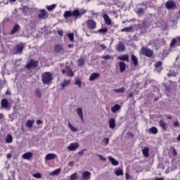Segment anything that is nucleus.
Segmentation results:
<instances>
[{
    "instance_id": "nucleus-44",
    "label": "nucleus",
    "mask_w": 180,
    "mask_h": 180,
    "mask_svg": "<svg viewBox=\"0 0 180 180\" xmlns=\"http://www.w3.org/2000/svg\"><path fill=\"white\" fill-rule=\"evenodd\" d=\"M68 37H69L70 41H74V33L68 34Z\"/></svg>"
},
{
    "instance_id": "nucleus-38",
    "label": "nucleus",
    "mask_w": 180,
    "mask_h": 180,
    "mask_svg": "<svg viewBox=\"0 0 180 180\" xmlns=\"http://www.w3.org/2000/svg\"><path fill=\"white\" fill-rule=\"evenodd\" d=\"M75 85H77L78 88H82V80L81 79H76Z\"/></svg>"
},
{
    "instance_id": "nucleus-18",
    "label": "nucleus",
    "mask_w": 180,
    "mask_h": 180,
    "mask_svg": "<svg viewBox=\"0 0 180 180\" xmlns=\"http://www.w3.org/2000/svg\"><path fill=\"white\" fill-rule=\"evenodd\" d=\"M109 127L110 129H115V127H116V121L115 120V119L111 118L109 120Z\"/></svg>"
},
{
    "instance_id": "nucleus-16",
    "label": "nucleus",
    "mask_w": 180,
    "mask_h": 180,
    "mask_svg": "<svg viewBox=\"0 0 180 180\" xmlns=\"http://www.w3.org/2000/svg\"><path fill=\"white\" fill-rule=\"evenodd\" d=\"M103 18L105 24L108 25V26H110V25H112V20H110V18H109V15H108V14H104Z\"/></svg>"
},
{
    "instance_id": "nucleus-34",
    "label": "nucleus",
    "mask_w": 180,
    "mask_h": 180,
    "mask_svg": "<svg viewBox=\"0 0 180 180\" xmlns=\"http://www.w3.org/2000/svg\"><path fill=\"white\" fill-rule=\"evenodd\" d=\"M57 8V4H52L51 6H46V8L47 9V11H49V12L51 11H54V8Z\"/></svg>"
},
{
    "instance_id": "nucleus-22",
    "label": "nucleus",
    "mask_w": 180,
    "mask_h": 180,
    "mask_svg": "<svg viewBox=\"0 0 180 180\" xmlns=\"http://www.w3.org/2000/svg\"><path fill=\"white\" fill-rule=\"evenodd\" d=\"M118 60H121V61H129V55H121L117 57Z\"/></svg>"
},
{
    "instance_id": "nucleus-43",
    "label": "nucleus",
    "mask_w": 180,
    "mask_h": 180,
    "mask_svg": "<svg viewBox=\"0 0 180 180\" xmlns=\"http://www.w3.org/2000/svg\"><path fill=\"white\" fill-rule=\"evenodd\" d=\"M132 27H125L124 29L121 30V32H131L132 30Z\"/></svg>"
},
{
    "instance_id": "nucleus-57",
    "label": "nucleus",
    "mask_w": 180,
    "mask_h": 180,
    "mask_svg": "<svg viewBox=\"0 0 180 180\" xmlns=\"http://www.w3.org/2000/svg\"><path fill=\"white\" fill-rule=\"evenodd\" d=\"M74 164H75V162H74V161H71V162H69L68 165H69L70 167H73V166H74Z\"/></svg>"
},
{
    "instance_id": "nucleus-52",
    "label": "nucleus",
    "mask_w": 180,
    "mask_h": 180,
    "mask_svg": "<svg viewBox=\"0 0 180 180\" xmlns=\"http://www.w3.org/2000/svg\"><path fill=\"white\" fill-rule=\"evenodd\" d=\"M103 143H105V144L106 146H108V144H109V139L108 138H105L103 140Z\"/></svg>"
},
{
    "instance_id": "nucleus-27",
    "label": "nucleus",
    "mask_w": 180,
    "mask_h": 180,
    "mask_svg": "<svg viewBox=\"0 0 180 180\" xmlns=\"http://www.w3.org/2000/svg\"><path fill=\"white\" fill-rule=\"evenodd\" d=\"M108 160H110V161L112 165H115V166L119 165V162L117 160H116V159L109 156Z\"/></svg>"
},
{
    "instance_id": "nucleus-3",
    "label": "nucleus",
    "mask_w": 180,
    "mask_h": 180,
    "mask_svg": "<svg viewBox=\"0 0 180 180\" xmlns=\"http://www.w3.org/2000/svg\"><path fill=\"white\" fill-rule=\"evenodd\" d=\"M62 74H66L68 77H74V72L70 67H66L61 70Z\"/></svg>"
},
{
    "instance_id": "nucleus-63",
    "label": "nucleus",
    "mask_w": 180,
    "mask_h": 180,
    "mask_svg": "<svg viewBox=\"0 0 180 180\" xmlns=\"http://www.w3.org/2000/svg\"><path fill=\"white\" fill-rule=\"evenodd\" d=\"M155 180H164V179H162V178H158V177H156L155 179Z\"/></svg>"
},
{
    "instance_id": "nucleus-49",
    "label": "nucleus",
    "mask_w": 180,
    "mask_h": 180,
    "mask_svg": "<svg viewBox=\"0 0 180 180\" xmlns=\"http://www.w3.org/2000/svg\"><path fill=\"white\" fill-rule=\"evenodd\" d=\"M99 33H108V28H103L98 30Z\"/></svg>"
},
{
    "instance_id": "nucleus-4",
    "label": "nucleus",
    "mask_w": 180,
    "mask_h": 180,
    "mask_svg": "<svg viewBox=\"0 0 180 180\" xmlns=\"http://www.w3.org/2000/svg\"><path fill=\"white\" fill-rule=\"evenodd\" d=\"M79 147V143L77 142L70 143L68 147L67 150L69 151H75Z\"/></svg>"
},
{
    "instance_id": "nucleus-1",
    "label": "nucleus",
    "mask_w": 180,
    "mask_h": 180,
    "mask_svg": "<svg viewBox=\"0 0 180 180\" xmlns=\"http://www.w3.org/2000/svg\"><path fill=\"white\" fill-rule=\"evenodd\" d=\"M86 13V10L82 9H75L73 11H65L63 14L64 18L67 19V18H71V16H74L75 19H78V18H81L82 15H85Z\"/></svg>"
},
{
    "instance_id": "nucleus-25",
    "label": "nucleus",
    "mask_w": 180,
    "mask_h": 180,
    "mask_svg": "<svg viewBox=\"0 0 180 180\" xmlns=\"http://www.w3.org/2000/svg\"><path fill=\"white\" fill-rule=\"evenodd\" d=\"M120 109H121L120 105H119L118 104H116L113 107H112L111 112H112V113H117L118 110H120Z\"/></svg>"
},
{
    "instance_id": "nucleus-24",
    "label": "nucleus",
    "mask_w": 180,
    "mask_h": 180,
    "mask_svg": "<svg viewBox=\"0 0 180 180\" xmlns=\"http://www.w3.org/2000/svg\"><path fill=\"white\" fill-rule=\"evenodd\" d=\"M99 73H93L89 76V81H95L97 78H99Z\"/></svg>"
},
{
    "instance_id": "nucleus-12",
    "label": "nucleus",
    "mask_w": 180,
    "mask_h": 180,
    "mask_svg": "<svg viewBox=\"0 0 180 180\" xmlns=\"http://www.w3.org/2000/svg\"><path fill=\"white\" fill-rule=\"evenodd\" d=\"M54 51L56 53H63L64 47H63V45L56 44L54 47Z\"/></svg>"
},
{
    "instance_id": "nucleus-15",
    "label": "nucleus",
    "mask_w": 180,
    "mask_h": 180,
    "mask_svg": "<svg viewBox=\"0 0 180 180\" xmlns=\"http://www.w3.org/2000/svg\"><path fill=\"white\" fill-rule=\"evenodd\" d=\"M115 49L117 51H123L126 49V46H124V44H123L119 43L116 45Z\"/></svg>"
},
{
    "instance_id": "nucleus-30",
    "label": "nucleus",
    "mask_w": 180,
    "mask_h": 180,
    "mask_svg": "<svg viewBox=\"0 0 180 180\" xmlns=\"http://www.w3.org/2000/svg\"><path fill=\"white\" fill-rule=\"evenodd\" d=\"M131 59L134 65H139V59H137V57L136 56L131 55Z\"/></svg>"
},
{
    "instance_id": "nucleus-31",
    "label": "nucleus",
    "mask_w": 180,
    "mask_h": 180,
    "mask_svg": "<svg viewBox=\"0 0 180 180\" xmlns=\"http://www.w3.org/2000/svg\"><path fill=\"white\" fill-rule=\"evenodd\" d=\"M19 30H20V26H19V25H15L11 31V34H15V33Z\"/></svg>"
},
{
    "instance_id": "nucleus-39",
    "label": "nucleus",
    "mask_w": 180,
    "mask_h": 180,
    "mask_svg": "<svg viewBox=\"0 0 180 180\" xmlns=\"http://www.w3.org/2000/svg\"><path fill=\"white\" fill-rule=\"evenodd\" d=\"M33 124H34V120H28L27 121V127H29L30 129L33 127Z\"/></svg>"
},
{
    "instance_id": "nucleus-42",
    "label": "nucleus",
    "mask_w": 180,
    "mask_h": 180,
    "mask_svg": "<svg viewBox=\"0 0 180 180\" xmlns=\"http://www.w3.org/2000/svg\"><path fill=\"white\" fill-rule=\"evenodd\" d=\"M70 180L78 179V173L77 172H75L74 174L70 175Z\"/></svg>"
},
{
    "instance_id": "nucleus-8",
    "label": "nucleus",
    "mask_w": 180,
    "mask_h": 180,
    "mask_svg": "<svg viewBox=\"0 0 180 180\" xmlns=\"http://www.w3.org/2000/svg\"><path fill=\"white\" fill-rule=\"evenodd\" d=\"M38 18H39L41 20L46 19V18H49V15L45 9H41L39 11Z\"/></svg>"
},
{
    "instance_id": "nucleus-64",
    "label": "nucleus",
    "mask_w": 180,
    "mask_h": 180,
    "mask_svg": "<svg viewBox=\"0 0 180 180\" xmlns=\"http://www.w3.org/2000/svg\"><path fill=\"white\" fill-rule=\"evenodd\" d=\"M4 114L0 113V119H4Z\"/></svg>"
},
{
    "instance_id": "nucleus-41",
    "label": "nucleus",
    "mask_w": 180,
    "mask_h": 180,
    "mask_svg": "<svg viewBox=\"0 0 180 180\" xmlns=\"http://www.w3.org/2000/svg\"><path fill=\"white\" fill-rule=\"evenodd\" d=\"M84 64H85V60L84 58H79L77 60V65H79V67H81V65H84Z\"/></svg>"
},
{
    "instance_id": "nucleus-58",
    "label": "nucleus",
    "mask_w": 180,
    "mask_h": 180,
    "mask_svg": "<svg viewBox=\"0 0 180 180\" xmlns=\"http://www.w3.org/2000/svg\"><path fill=\"white\" fill-rule=\"evenodd\" d=\"M100 46L103 50H106L107 47L105 44H101Z\"/></svg>"
},
{
    "instance_id": "nucleus-55",
    "label": "nucleus",
    "mask_w": 180,
    "mask_h": 180,
    "mask_svg": "<svg viewBox=\"0 0 180 180\" xmlns=\"http://www.w3.org/2000/svg\"><path fill=\"white\" fill-rule=\"evenodd\" d=\"M85 151H86V149L81 150L80 151L78 152L79 155H82L84 153H85Z\"/></svg>"
},
{
    "instance_id": "nucleus-61",
    "label": "nucleus",
    "mask_w": 180,
    "mask_h": 180,
    "mask_svg": "<svg viewBox=\"0 0 180 180\" xmlns=\"http://www.w3.org/2000/svg\"><path fill=\"white\" fill-rule=\"evenodd\" d=\"M7 158H8V159L12 158V154L8 153L7 154Z\"/></svg>"
},
{
    "instance_id": "nucleus-6",
    "label": "nucleus",
    "mask_w": 180,
    "mask_h": 180,
    "mask_svg": "<svg viewBox=\"0 0 180 180\" xmlns=\"http://www.w3.org/2000/svg\"><path fill=\"white\" fill-rule=\"evenodd\" d=\"M86 25L87 27L91 30H95V29H96V22L93 20H88Z\"/></svg>"
},
{
    "instance_id": "nucleus-59",
    "label": "nucleus",
    "mask_w": 180,
    "mask_h": 180,
    "mask_svg": "<svg viewBox=\"0 0 180 180\" xmlns=\"http://www.w3.org/2000/svg\"><path fill=\"white\" fill-rule=\"evenodd\" d=\"M126 179L129 180L130 179V174L129 173L125 174Z\"/></svg>"
},
{
    "instance_id": "nucleus-13",
    "label": "nucleus",
    "mask_w": 180,
    "mask_h": 180,
    "mask_svg": "<svg viewBox=\"0 0 180 180\" xmlns=\"http://www.w3.org/2000/svg\"><path fill=\"white\" fill-rule=\"evenodd\" d=\"M55 158H57L56 153H49L45 157V161H50V160H54Z\"/></svg>"
},
{
    "instance_id": "nucleus-19",
    "label": "nucleus",
    "mask_w": 180,
    "mask_h": 180,
    "mask_svg": "<svg viewBox=\"0 0 180 180\" xmlns=\"http://www.w3.org/2000/svg\"><path fill=\"white\" fill-rule=\"evenodd\" d=\"M32 157H33V154L30 152H28L27 153L23 154L22 158L23 160H30Z\"/></svg>"
},
{
    "instance_id": "nucleus-37",
    "label": "nucleus",
    "mask_w": 180,
    "mask_h": 180,
    "mask_svg": "<svg viewBox=\"0 0 180 180\" xmlns=\"http://www.w3.org/2000/svg\"><path fill=\"white\" fill-rule=\"evenodd\" d=\"M115 174L117 176H120V175H123V169L118 168L115 170Z\"/></svg>"
},
{
    "instance_id": "nucleus-54",
    "label": "nucleus",
    "mask_w": 180,
    "mask_h": 180,
    "mask_svg": "<svg viewBox=\"0 0 180 180\" xmlns=\"http://www.w3.org/2000/svg\"><path fill=\"white\" fill-rule=\"evenodd\" d=\"M174 126L175 127H180L179 122V121L174 122Z\"/></svg>"
},
{
    "instance_id": "nucleus-7",
    "label": "nucleus",
    "mask_w": 180,
    "mask_h": 180,
    "mask_svg": "<svg viewBox=\"0 0 180 180\" xmlns=\"http://www.w3.org/2000/svg\"><path fill=\"white\" fill-rule=\"evenodd\" d=\"M1 106L3 107L4 109H7V110H11V108L9 105V103L8 102V100L6 98L1 100Z\"/></svg>"
},
{
    "instance_id": "nucleus-53",
    "label": "nucleus",
    "mask_w": 180,
    "mask_h": 180,
    "mask_svg": "<svg viewBox=\"0 0 180 180\" xmlns=\"http://www.w3.org/2000/svg\"><path fill=\"white\" fill-rule=\"evenodd\" d=\"M168 77H175L176 75V72H171L169 73H168Z\"/></svg>"
},
{
    "instance_id": "nucleus-36",
    "label": "nucleus",
    "mask_w": 180,
    "mask_h": 180,
    "mask_svg": "<svg viewBox=\"0 0 180 180\" xmlns=\"http://www.w3.org/2000/svg\"><path fill=\"white\" fill-rule=\"evenodd\" d=\"M13 141V137H12V135L8 134L7 137L6 139V143H11Z\"/></svg>"
},
{
    "instance_id": "nucleus-20",
    "label": "nucleus",
    "mask_w": 180,
    "mask_h": 180,
    "mask_svg": "<svg viewBox=\"0 0 180 180\" xmlns=\"http://www.w3.org/2000/svg\"><path fill=\"white\" fill-rule=\"evenodd\" d=\"M120 72L126 71V63L123 61L119 63Z\"/></svg>"
},
{
    "instance_id": "nucleus-26",
    "label": "nucleus",
    "mask_w": 180,
    "mask_h": 180,
    "mask_svg": "<svg viewBox=\"0 0 180 180\" xmlns=\"http://www.w3.org/2000/svg\"><path fill=\"white\" fill-rule=\"evenodd\" d=\"M148 133L152 134H157V133H158V129L155 127H152L148 129Z\"/></svg>"
},
{
    "instance_id": "nucleus-5",
    "label": "nucleus",
    "mask_w": 180,
    "mask_h": 180,
    "mask_svg": "<svg viewBox=\"0 0 180 180\" xmlns=\"http://www.w3.org/2000/svg\"><path fill=\"white\" fill-rule=\"evenodd\" d=\"M141 53L143 56H146V57H153V51L151 49L143 47L141 49Z\"/></svg>"
},
{
    "instance_id": "nucleus-62",
    "label": "nucleus",
    "mask_w": 180,
    "mask_h": 180,
    "mask_svg": "<svg viewBox=\"0 0 180 180\" xmlns=\"http://www.w3.org/2000/svg\"><path fill=\"white\" fill-rule=\"evenodd\" d=\"M41 123H43V122L40 120L37 121V124H41Z\"/></svg>"
},
{
    "instance_id": "nucleus-2",
    "label": "nucleus",
    "mask_w": 180,
    "mask_h": 180,
    "mask_svg": "<svg viewBox=\"0 0 180 180\" xmlns=\"http://www.w3.org/2000/svg\"><path fill=\"white\" fill-rule=\"evenodd\" d=\"M53 74L49 72H44L41 75L42 82L45 85H50V84H51V81H53Z\"/></svg>"
},
{
    "instance_id": "nucleus-32",
    "label": "nucleus",
    "mask_w": 180,
    "mask_h": 180,
    "mask_svg": "<svg viewBox=\"0 0 180 180\" xmlns=\"http://www.w3.org/2000/svg\"><path fill=\"white\" fill-rule=\"evenodd\" d=\"M126 91V89L122 87L120 89H115L114 92H117V94H124Z\"/></svg>"
},
{
    "instance_id": "nucleus-51",
    "label": "nucleus",
    "mask_w": 180,
    "mask_h": 180,
    "mask_svg": "<svg viewBox=\"0 0 180 180\" xmlns=\"http://www.w3.org/2000/svg\"><path fill=\"white\" fill-rule=\"evenodd\" d=\"M162 65V62L161 61H158L155 63V66L156 68L161 67Z\"/></svg>"
},
{
    "instance_id": "nucleus-48",
    "label": "nucleus",
    "mask_w": 180,
    "mask_h": 180,
    "mask_svg": "<svg viewBox=\"0 0 180 180\" xmlns=\"http://www.w3.org/2000/svg\"><path fill=\"white\" fill-rule=\"evenodd\" d=\"M101 161H106V158L103 157L102 155H96Z\"/></svg>"
},
{
    "instance_id": "nucleus-46",
    "label": "nucleus",
    "mask_w": 180,
    "mask_h": 180,
    "mask_svg": "<svg viewBox=\"0 0 180 180\" xmlns=\"http://www.w3.org/2000/svg\"><path fill=\"white\" fill-rule=\"evenodd\" d=\"M169 53V52L168 51V50H164L162 51L163 58H165L168 56Z\"/></svg>"
},
{
    "instance_id": "nucleus-23",
    "label": "nucleus",
    "mask_w": 180,
    "mask_h": 180,
    "mask_svg": "<svg viewBox=\"0 0 180 180\" xmlns=\"http://www.w3.org/2000/svg\"><path fill=\"white\" fill-rule=\"evenodd\" d=\"M159 126L162 127V130L167 131V129H168V126H167V123H165V122H164V120H161L159 122Z\"/></svg>"
},
{
    "instance_id": "nucleus-47",
    "label": "nucleus",
    "mask_w": 180,
    "mask_h": 180,
    "mask_svg": "<svg viewBox=\"0 0 180 180\" xmlns=\"http://www.w3.org/2000/svg\"><path fill=\"white\" fill-rule=\"evenodd\" d=\"M34 178H37V179H39L41 178V174L40 173H36L33 174Z\"/></svg>"
},
{
    "instance_id": "nucleus-60",
    "label": "nucleus",
    "mask_w": 180,
    "mask_h": 180,
    "mask_svg": "<svg viewBox=\"0 0 180 180\" xmlns=\"http://www.w3.org/2000/svg\"><path fill=\"white\" fill-rule=\"evenodd\" d=\"M172 150H173L174 155H176L177 153H176V150H175V148H173Z\"/></svg>"
},
{
    "instance_id": "nucleus-45",
    "label": "nucleus",
    "mask_w": 180,
    "mask_h": 180,
    "mask_svg": "<svg viewBox=\"0 0 180 180\" xmlns=\"http://www.w3.org/2000/svg\"><path fill=\"white\" fill-rule=\"evenodd\" d=\"M101 58H103L104 60H110V58L113 59V58L112 56H110V55L102 56Z\"/></svg>"
},
{
    "instance_id": "nucleus-9",
    "label": "nucleus",
    "mask_w": 180,
    "mask_h": 180,
    "mask_svg": "<svg viewBox=\"0 0 180 180\" xmlns=\"http://www.w3.org/2000/svg\"><path fill=\"white\" fill-rule=\"evenodd\" d=\"M25 49V44L20 43L18 44L15 47V50L17 53H20L23 51V49Z\"/></svg>"
},
{
    "instance_id": "nucleus-40",
    "label": "nucleus",
    "mask_w": 180,
    "mask_h": 180,
    "mask_svg": "<svg viewBox=\"0 0 180 180\" xmlns=\"http://www.w3.org/2000/svg\"><path fill=\"white\" fill-rule=\"evenodd\" d=\"M35 96L36 98H41V91L39 89H37L35 90Z\"/></svg>"
},
{
    "instance_id": "nucleus-33",
    "label": "nucleus",
    "mask_w": 180,
    "mask_h": 180,
    "mask_svg": "<svg viewBox=\"0 0 180 180\" xmlns=\"http://www.w3.org/2000/svg\"><path fill=\"white\" fill-rule=\"evenodd\" d=\"M135 12H136V13H137V15H141L144 13V8H136L135 10Z\"/></svg>"
},
{
    "instance_id": "nucleus-35",
    "label": "nucleus",
    "mask_w": 180,
    "mask_h": 180,
    "mask_svg": "<svg viewBox=\"0 0 180 180\" xmlns=\"http://www.w3.org/2000/svg\"><path fill=\"white\" fill-rule=\"evenodd\" d=\"M60 172H61V169H57L54 170L53 172H51L49 174V175H51V176H54L56 175H58V174H60Z\"/></svg>"
},
{
    "instance_id": "nucleus-56",
    "label": "nucleus",
    "mask_w": 180,
    "mask_h": 180,
    "mask_svg": "<svg viewBox=\"0 0 180 180\" xmlns=\"http://www.w3.org/2000/svg\"><path fill=\"white\" fill-rule=\"evenodd\" d=\"M58 34H59V36H63L64 32H63V30L58 31Z\"/></svg>"
},
{
    "instance_id": "nucleus-17",
    "label": "nucleus",
    "mask_w": 180,
    "mask_h": 180,
    "mask_svg": "<svg viewBox=\"0 0 180 180\" xmlns=\"http://www.w3.org/2000/svg\"><path fill=\"white\" fill-rule=\"evenodd\" d=\"M142 153H143L144 157H146V158L148 157L149 153H150V148L147 147V146L143 147L142 148Z\"/></svg>"
},
{
    "instance_id": "nucleus-29",
    "label": "nucleus",
    "mask_w": 180,
    "mask_h": 180,
    "mask_svg": "<svg viewBox=\"0 0 180 180\" xmlns=\"http://www.w3.org/2000/svg\"><path fill=\"white\" fill-rule=\"evenodd\" d=\"M68 127L70 129V130L72 131H74V132L78 131V128H77L74 125H72V124H71V122H69L68 123Z\"/></svg>"
},
{
    "instance_id": "nucleus-21",
    "label": "nucleus",
    "mask_w": 180,
    "mask_h": 180,
    "mask_svg": "<svg viewBox=\"0 0 180 180\" xmlns=\"http://www.w3.org/2000/svg\"><path fill=\"white\" fill-rule=\"evenodd\" d=\"M70 83H71L70 79H64L60 85H61L63 89H64V88H65V86H68V85H70Z\"/></svg>"
},
{
    "instance_id": "nucleus-14",
    "label": "nucleus",
    "mask_w": 180,
    "mask_h": 180,
    "mask_svg": "<svg viewBox=\"0 0 180 180\" xmlns=\"http://www.w3.org/2000/svg\"><path fill=\"white\" fill-rule=\"evenodd\" d=\"M39 63L36 60H31L29 63L27 64V68H32V67H37Z\"/></svg>"
},
{
    "instance_id": "nucleus-10",
    "label": "nucleus",
    "mask_w": 180,
    "mask_h": 180,
    "mask_svg": "<svg viewBox=\"0 0 180 180\" xmlns=\"http://www.w3.org/2000/svg\"><path fill=\"white\" fill-rule=\"evenodd\" d=\"M91 179V172L85 171L82 172V176L80 180H89Z\"/></svg>"
},
{
    "instance_id": "nucleus-11",
    "label": "nucleus",
    "mask_w": 180,
    "mask_h": 180,
    "mask_svg": "<svg viewBox=\"0 0 180 180\" xmlns=\"http://www.w3.org/2000/svg\"><path fill=\"white\" fill-rule=\"evenodd\" d=\"M166 8H167V9H174V8H176V4L175 2L172 1H169L166 3L165 4Z\"/></svg>"
},
{
    "instance_id": "nucleus-28",
    "label": "nucleus",
    "mask_w": 180,
    "mask_h": 180,
    "mask_svg": "<svg viewBox=\"0 0 180 180\" xmlns=\"http://www.w3.org/2000/svg\"><path fill=\"white\" fill-rule=\"evenodd\" d=\"M77 115H79L80 119H82V120H84V113L82 112V108H77Z\"/></svg>"
},
{
    "instance_id": "nucleus-50",
    "label": "nucleus",
    "mask_w": 180,
    "mask_h": 180,
    "mask_svg": "<svg viewBox=\"0 0 180 180\" xmlns=\"http://www.w3.org/2000/svg\"><path fill=\"white\" fill-rule=\"evenodd\" d=\"M176 44V39H173L170 43V47H174V45Z\"/></svg>"
}]
</instances>
